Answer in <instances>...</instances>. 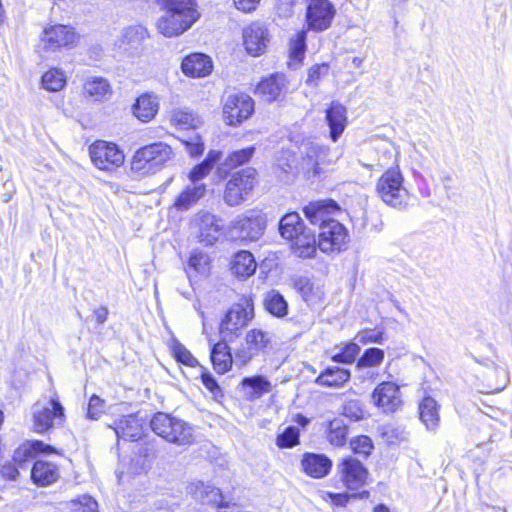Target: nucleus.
Masks as SVG:
<instances>
[{
    "mask_svg": "<svg viewBox=\"0 0 512 512\" xmlns=\"http://www.w3.org/2000/svg\"><path fill=\"white\" fill-rule=\"evenodd\" d=\"M166 10L157 21L158 31L165 37L181 35L200 17L194 0H158Z\"/></svg>",
    "mask_w": 512,
    "mask_h": 512,
    "instance_id": "obj_1",
    "label": "nucleus"
},
{
    "mask_svg": "<svg viewBox=\"0 0 512 512\" xmlns=\"http://www.w3.org/2000/svg\"><path fill=\"white\" fill-rule=\"evenodd\" d=\"M175 157L173 148L164 142L140 147L131 159V169L141 175L154 174L167 166Z\"/></svg>",
    "mask_w": 512,
    "mask_h": 512,
    "instance_id": "obj_2",
    "label": "nucleus"
},
{
    "mask_svg": "<svg viewBox=\"0 0 512 512\" xmlns=\"http://www.w3.org/2000/svg\"><path fill=\"white\" fill-rule=\"evenodd\" d=\"M404 178L398 167L385 171L376 184L377 195L387 205L404 209L407 207L410 195L404 187Z\"/></svg>",
    "mask_w": 512,
    "mask_h": 512,
    "instance_id": "obj_3",
    "label": "nucleus"
},
{
    "mask_svg": "<svg viewBox=\"0 0 512 512\" xmlns=\"http://www.w3.org/2000/svg\"><path fill=\"white\" fill-rule=\"evenodd\" d=\"M151 429L166 441L187 445L193 442V428L184 420L158 412L150 421Z\"/></svg>",
    "mask_w": 512,
    "mask_h": 512,
    "instance_id": "obj_4",
    "label": "nucleus"
},
{
    "mask_svg": "<svg viewBox=\"0 0 512 512\" xmlns=\"http://www.w3.org/2000/svg\"><path fill=\"white\" fill-rule=\"evenodd\" d=\"M257 183V171L247 167L233 173L226 183L223 199L231 207L238 206L248 199Z\"/></svg>",
    "mask_w": 512,
    "mask_h": 512,
    "instance_id": "obj_5",
    "label": "nucleus"
},
{
    "mask_svg": "<svg viewBox=\"0 0 512 512\" xmlns=\"http://www.w3.org/2000/svg\"><path fill=\"white\" fill-rule=\"evenodd\" d=\"M65 421L64 407L57 397L47 403L37 402L33 405V428L37 433H44Z\"/></svg>",
    "mask_w": 512,
    "mask_h": 512,
    "instance_id": "obj_6",
    "label": "nucleus"
},
{
    "mask_svg": "<svg viewBox=\"0 0 512 512\" xmlns=\"http://www.w3.org/2000/svg\"><path fill=\"white\" fill-rule=\"evenodd\" d=\"M89 154L93 164L100 170L113 171L124 163L125 155L120 148L103 140L94 142L89 147Z\"/></svg>",
    "mask_w": 512,
    "mask_h": 512,
    "instance_id": "obj_7",
    "label": "nucleus"
},
{
    "mask_svg": "<svg viewBox=\"0 0 512 512\" xmlns=\"http://www.w3.org/2000/svg\"><path fill=\"white\" fill-rule=\"evenodd\" d=\"M254 318V306L250 300L245 299L233 304L220 324V332L224 337L237 335L238 331L248 325Z\"/></svg>",
    "mask_w": 512,
    "mask_h": 512,
    "instance_id": "obj_8",
    "label": "nucleus"
},
{
    "mask_svg": "<svg viewBox=\"0 0 512 512\" xmlns=\"http://www.w3.org/2000/svg\"><path fill=\"white\" fill-rule=\"evenodd\" d=\"M349 239L347 229L338 221L330 220L319 231L318 248L325 253L346 249Z\"/></svg>",
    "mask_w": 512,
    "mask_h": 512,
    "instance_id": "obj_9",
    "label": "nucleus"
},
{
    "mask_svg": "<svg viewBox=\"0 0 512 512\" xmlns=\"http://www.w3.org/2000/svg\"><path fill=\"white\" fill-rule=\"evenodd\" d=\"M254 111L253 99L244 93L228 95L223 104V116L228 125L235 126L248 119Z\"/></svg>",
    "mask_w": 512,
    "mask_h": 512,
    "instance_id": "obj_10",
    "label": "nucleus"
},
{
    "mask_svg": "<svg viewBox=\"0 0 512 512\" xmlns=\"http://www.w3.org/2000/svg\"><path fill=\"white\" fill-rule=\"evenodd\" d=\"M234 228L243 240L257 241L266 229V217L261 212L250 210L235 220Z\"/></svg>",
    "mask_w": 512,
    "mask_h": 512,
    "instance_id": "obj_11",
    "label": "nucleus"
},
{
    "mask_svg": "<svg viewBox=\"0 0 512 512\" xmlns=\"http://www.w3.org/2000/svg\"><path fill=\"white\" fill-rule=\"evenodd\" d=\"M270 42L267 27L260 22H253L243 29V43L246 51L252 56L263 54Z\"/></svg>",
    "mask_w": 512,
    "mask_h": 512,
    "instance_id": "obj_12",
    "label": "nucleus"
},
{
    "mask_svg": "<svg viewBox=\"0 0 512 512\" xmlns=\"http://www.w3.org/2000/svg\"><path fill=\"white\" fill-rule=\"evenodd\" d=\"M335 9L328 0H312L307 9L309 28L316 31L327 29L334 17Z\"/></svg>",
    "mask_w": 512,
    "mask_h": 512,
    "instance_id": "obj_13",
    "label": "nucleus"
},
{
    "mask_svg": "<svg viewBox=\"0 0 512 512\" xmlns=\"http://www.w3.org/2000/svg\"><path fill=\"white\" fill-rule=\"evenodd\" d=\"M78 37L72 28L64 25H55L45 29L42 37L45 51H56L62 47H69L76 43Z\"/></svg>",
    "mask_w": 512,
    "mask_h": 512,
    "instance_id": "obj_14",
    "label": "nucleus"
},
{
    "mask_svg": "<svg viewBox=\"0 0 512 512\" xmlns=\"http://www.w3.org/2000/svg\"><path fill=\"white\" fill-rule=\"evenodd\" d=\"M301 169L310 177H319L322 173L320 165L328 154V148L313 142L303 145Z\"/></svg>",
    "mask_w": 512,
    "mask_h": 512,
    "instance_id": "obj_15",
    "label": "nucleus"
},
{
    "mask_svg": "<svg viewBox=\"0 0 512 512\" xmlns=\"http://www.w3.org/2000/svg\"><path fill=\"white\" fill-rule=\"evenodd\" d=\"M339 210V205L332 199L310 202L303 208V212L310 223L313 225H319L320 229L324 223L332 220L330 216Z\"/></svg>",
    "mask_w": 512,
    "mask_h": 512,
    "instance_id": "obj_16",
    "label": "nucleus"
},
{
    "mask_svg": "<svg viewBox=\"0 0 512 512\" xmlns=\"http://www.w3.org/2000/svg\"><path fill=\"white\" fill-rule=\"evenodd\" d=\"M339 469L342 480L348 489L357 490L366 483L368 471L359 460L354 458L344 459Z\"/></svg>",
    "mask_w": 512,
    "mask_h": 512,
    "instance_id": "obj_17",
    "label": "nucleus"
},
{
    "mask_svg": "<svg viewBox=\"0 0 512 512\" xmlns=\"http://www.w3.org/2000/svg\"><path fill=\"white\" fill-rule=\"evenodd\" d=\"M372 399L384 412H394L401 404L399 387L393 382H382L374 389Z\"/></svg>",
    "mask_w": 512,
    "mask_h": 512,
    "instance_id": "obj_18",
    "label": "nucleus"
},
{
    "mask_svg": "<svg viewBox=\"0 0 512 512\" xmlns=\"http://www.w3.org/2000/svg\"><path fill=\"white\" fill-rule=\"evenodd\" d=\"M196 224L199 229V242L206 246L214 245L222 234L220 220L209 212H200Z\"/></svg>",
    "mask_w": 512,
    "mask_h": 512,
    "instance_id": "obj_19",
    "label": "nucleus"
},
{
    "mask_svg": "<svg viewBox=\"0 0 512 512\" xmlns=\"http://www.w3.org/2000/svg\"><path fill=\"white\" fill-rule=\"evenodd\" d=\"M188 490L190 494L203 504L213 505L217 508H228L229 503L223 500L219 488L202 481L192 482Z\"/></svg>",
    "mask_w": 512,
    "mask_h": 512,
    "instance_id": "obj_20",
    "label": "nucleus"
},
{
    "mask_svg": "<svg viewBox=\"0 0 512 512\" xmlns=\"http://www.w3.org/2000/svg\"><path fill=\"white\" fill-rule=\"evenodd\" d=\"M302 470L310 477L320 479L331 470L332 461L324 454L305 453L301 461Z\"/></svg>",
    "mask_w": 512,
    "mask_h": 512,
    "instance_id": "obj_21",
    "label": "nucleus"
},
{
    "mask_svg": "<svg viewBox=\"0 0 512 512\" xmlns=\"http://www.w3.org/2000/svg\"><path fill=\"white\" fill-rule=\"evenodd\" d=\"M291 252L298 258L308 259L316 255L318 244L315 233L307 228L295 238L290 240Z\"/></svg>",
    "mask_w": 512,
    "mask_h": 512,
    "instance_id": "obj_22",
    "label": "nucleus"
},
{
    "mask_svg": "<svg viewBox=\"0 0 512 512\" xmlns=\"http://www.w3.org/2000/svg\"><path fill=\"white\" fill-rule=\"evenodd\" d=\"M210 57L201 53H193L185 57L181 63L182 72L190 77H205L212 71Z\"/></svg>",
    "mask_w": 512,
    "mask_h": 512,
    "instance_id": "obj_23",
    "label": "nucleus"
},
{
    "mask_svg": "<svg viewBox=\"0 0 512 512\" xmlns=\"http://www.w3.org/2000/svg\"><path fill=\"white\" fill-rule=\"evenodd\" d=\"M159 99L153 93L140 95L132 106L133 115L143 123L151 121L158 113Z\"/></svg>",
    "mask_w": 512,
    "mask_h": 512,
    "instance_id": "obj_24",
    "label": "nucleus"
},
{
    "mask_svg": "<svg viewBox=\"0 0 512 512\" xmlns=\"http://www.w3.org/2000/svg\"><path fill=\"white\" fill-rule=\"evenodd\" d=\"M114 431L118 438L137 441L143 434V421L137 415H128L115 422Z\"/></svg>",
    "mask_w": 512,
    "mask_h": 512,
    "instance_id": "obj_25",
    "label": "nucleus"
},
{
    "mask_svg": "<svg viewBox=\"0 0 512 512\" xmlns=\"http://www.w3.org/2000/svg\"><path fill=\"white\" fill-rule=\"evenodd\" d=\"M294 288L303 300L309 304H317L324 298L323 285L317 280L308 277H298L294 281Z\"/></svg>",
    "mask_w": 512,
    "mask_h": 512,
    "instance_id": "obj_26",
    "label": "nucleus"
},
{
    "mask_svg": "<svg viewBox=\"0 0 512 512\" xmlns=\"http://www.w3.org/2000/svg\"><path fill=\"white\" fill-rule=\"evenodd\" d=\"M346 108L339 102H332L326 111V120L330 127V137L336 142L347 125Z\"/></svg>",
    "mask_w": 512,
    "mask_h": 512,
    "instance_id": "obj_27",
    "label": "nucleus"
},
{
    "mask_svg": "<svg viewBox=\"0 0 512 512\" xmlns=\"http://www.w3.org/2000/svg\"><path fill=\"white\" fill-rule=\"evenodd\" d=\"M54 451V448L50 445L44 444L42 441H28L21 444L13 454V462L17 464L19 468H22L23 465L33 459L39 453H51Z\"/></svg>",
    "mask_w": 512,
    "mask_h": 512,
    "instance_id": "obj_28",
    "label": "nucleus"
},
{
    "mask_svg": "<svg viewBox=\"0 0 512 512\" xmlns=\"http://www.w3.org/2000/svg\"><path fill=\"white\" fill-rule=\"evenodd\" d=\"M58 467L46 461H36L31 470L33 482L39 486H49L59 478Z\"/></svg>",
    "mask_w": 512,
    "mask_h": 512,
    "instance_id": "obj_29",
    "label": "nucleus"
},
{
    "mask_svg": "<svg viewBox=\"0 0 512 512\" xmlns=\"http://www.w3.org/2000/svg\"><path fill=\"white\" fill-rule=\"evenodd\" d=\"M285 77L282 74H273L262 80L256 89V92L267 102L278 99L282 89L285 87Z\"/></svg>",
    "mask_w": 512,
    "mask_h": 512,
    "instance_id": "obj_30",
    "label": "nucleus"
},
{
    "mask_svg": "<svg viewBox=\"0 0 512 512\" xmlns=\"http://www.w3.org/2000/svg\"><path fill=\"white\" fill-rule=\"evenodd\" d=\"M419 416L428 431H436L439 427V405L432 397H425L419 404Z\"/></svg>",
    "mask_w": 512,
    "mask_h": 512,
    "instance_id": "obj_31",
    "label": "nucleus"
},
{
    "mask_svg": "<svg viewBox=\"0 0 512 512\" xmlns=\"http://www.w3.org/2000/svg\"><path fill=\"white\" fill-rule=\"evenodd\" d=\"M351 374L347 369L328 367L315 379L319 386L340 388L350 380Z\"/></svg>",
    "mask_w": 512,
    "mask_h": 512,
    "instance_id": "obj_32",
    "label": "nucleus"
},
{
    "mask_svg": "<svg viewBox=\"0 0 512 512\" xmlns=\"http://www.w3.org/2000/svg\"><path fill=\"white\" fill-rule=\"evenodd\" d=\"M257 264L251 252L241 250L237 252L231 262V271L237 277L247 278L255 273Z\"/></svg>",
    "mask_w": 512,
    "mask_h": 512,
    "instance_id": "obj_33",
    "label": "nucleus"
},
{
    "mask_svg": "<svg viewBox=\"0 0 512 512\" xmlns=\"http://www.w3.org/2000/svg\"><path fill=\"white\" fill-rule=\"evenodd\" d=\"M210 357L214 369L220 374L226 373L233 364V356L225 341H219L213 345Z\"/></svg>",
    "mask_w": 512,
    "mask_h": 512,
    "instance_id": "obj_34",
    "label": "nucleus"
},
{
    "mask_svg": "<svg viewBox=\"0 0 512 512\" xmlns=\"http://www.w3.org/2000/svg\"><path fill=\"white\" fill-rule=\"evenodd\" d=\"M306 229L307 227L297 212L287 213L279 221V233L282 238L288 241Z\"/></svg>",
    "mask_w": 512,
    "mask_h": 512,
    "instance_id": "obj_35",
    "label": "nucleus"
},
{
    "mask_svg": "<svg viewBox=\"0 0 512 512\" xmlns=\"http://www.w3.org/2000/svg\"><path fill=\"white\" fill-rule=\"evenodd\" d=\"M83 90L86 95L98 101L112 94V88L108 80L99 76L87 77L83 84Z\"/></svg>",
    "mask_w": 512,
    "mask_h": 512,
    "instance_id": "obj_36",
    "label": "nucleus"
},
{
    "mask_svg": "<svg viewBox=\"0 0 512 512\" xmlns=\"http://www.w3.org/2000/svg\"><path fill=\"white\" fill-rule=\"evenodd\" d=\"M206 193L205 184H191L188 185L184 191L177 197L174 206L178 210H188L199 199L204 197Z\"/></svg>",
    "mask_w": 512,
    "mask_h": 512,
    "instance_id": "obj_37",
    "label": "nucleus"
},
{
    "mask_svg": "<svg viewBox=\"0 0 512 512\" xmlns=\"http://www.w3.org/2000/svg\"><path fill=\"white\" fill-rule=\"evenodd\" d=\"M245 342L259 353L272 346L273 335L262 329H251L245 335Z\"/></svg>",
    "mask_w": 512,
    "mask_h": 512,
    "instance_id": "obj_38",
    "label": "nucleus"
},
{
    "mask_svg": "<svg viewBox=\"0 0 512 512\" xmlns=\"http://www.w3.org/2000/svg\"><path fill=\"white\" fill-rule=\"evenodd\" d=\"M265 309L275 317L281 318L287 314L288 304L284 297L277 291H270L264 299Z\"/></svg>",
    "mask_w": 512,
    "mask_h": 512,
    "instance_id": "obj_39",
    "label": "nucleus"
},
{
    "mask_svg": "<svg viewBox=\"0 0 512 512\" xmlns=\"http://www.w3.org/2000/svg\"><path fill=\"white\" fill-rule=\"evenodd\" d=\"M348 427L343 419L335 418L328 424V441L334 446H343L346 442Z\"/></svg>",
    "mask_w": 512,
    "mask_h": 512,
    "instance_id": "obj_40",
    "label": "nucleus"
},
{
    "mask_svg": "<svg viewBox=\"0 0 512 512\" xmlns=\"http://www.w3.org/2000/svg\"><path fill=\"white\" fill-rule=\"evenodd\" d=\"M42 87L50 92H57L66 85L65 73L57 68L47 71L41 79Z\"/></svg>",
    "mask_w": 512,
    "mask_h": 512,
    "instance_id": "obj_41",
    "label": "nucleus"
},
{
    "mask_svg": "<svg viewBox=\"0 0 512 512\" xmlns=\"http://www.w3.org/2000/svg\"><path fill=\"white\" fill-rule=\"evenodd\" d=\"M170 121L180 129L196 127L198 123V119L191 112L183 109L173 110L170 116Z\"/></svg>",
    "mask_w": 512,
    "mask_h": 512,
    "instance_id": "obj_42",
    "label": "nucleus"
},
{
    "mask_svg": "<svg viewBox=\"0 0 512 512\" xmlns=\"http://www.w3.org/2000/svg\"><path fill=\"white\" fill-rule=\"evenodd\" d=\"M172 353L175 359L189 367H196L199 365L198 360L191 354V352L178 340H173L171 345Z\"/></svg>",
    "mask_w": 512,
    "mask_h": 512,
    "instance_id": "obj_43",
    "label": "nucleus"
},
{
    "mask_svg": "<svg viewBox=\"0 0 512 512\" xmlns=\"http://www.w3.org/2000/svg\"><path fill=\"white\" fill-rule=\"evenodd\" d=\"M254 151V147H247L241 150L234 151L225 159L222 166L227 167V169L236 168L237 166H240L248 162L253 156Z\"/></svg>",
    "mask_w": 512,
    "mask_h": 512,
    "instance_id": "obj_44",
    "label": "nucleus"
},
{
    "mask_svg": "<svg viewBox=\"0 0 512 512\" xmlns=\"http://www.w3.org/2000/svg\"><path fill=\"white\" fill-rule=\"evenodd\" d=\"M188 267L193 269L198 275L206 277L210 272V259L204 253H194L188 261Z\"/></svg>",
    "mask_w": 512,
    "mask_h": 512,
    "instance_id": "obj_45",
    "label": "nucleus"
},
{
    "mask_svg": "<svg viewBox=\"0 0 512 512\" xmlns=\"http://www.w3.org/2000/svg\"><path fill=\"white\" fill-rule=\"evenodd\" d=\"M384 359V351L379 348H369L365 350L357 363V367H376L379 366Z\"/></svg>",
    "mask_w": 512,
    "mask_h": 512,
    "instance_id": "obj_46",
    "label": "nucleus"
},
{
    "mask_svg": "<svg viewBox=\"0 0 512 512\" xmlns=\"http://www.w3.org/2000/svg\"><path fill=\"white\" fill-rule=\"evenodd\" d=\"M70 506L74 512H97L98 510L97 501L87 494L71 500Z\"/></svg>",
    "mask_w": 512,
    "mask_h": 512,
    "instance_id": "obj_47",
    "label": "nucleus"
},
{
    "mask_svg": "<svg viewBox=\"0 0 512 512\" xmlns=\"http://www.w3.org/2000/svg\"><path fill=\"white\" fill-rule=\"evenodd\" d=\"M360 351L356 343H347L338 353L332 356V360L337 363L351 364L355 361Z\"/></svg>",
    "mask_w": 512,
    "mask_h": 512,
    "instance_id": "obj_48",
    "label": "nucleus"
},
{
    "mask_svg": "<svg viewBox=\"0 0 512 512\" xmlns=\"http://www.w3.org/2000/svg\"><path fill=\"white\" fill-rule=\"evenodd\" d=\"M306 50V32L299 31L294 38L290 41L289 53L290 57L294 60L300 61Z\"/></svg>",
    "mask_w": 512,
    "mask_h": 512,
    "instance_id": "obj_49",
    "label": "nucleus"
},
{
    "mask_svg": "<svg viewBox=\"0 0 512 512\" xmlns=\"http://www.w3.org/2000/svg\"><path fill=\"white\" fill-rule=\"evenodd\" d=\"M299 443V430L294 426L287 427L283 433L279 434L276 444L280 448H292Z\"/></svg>",
    "mask_w": 512,
    "mask_h": 512,
    "instance_id": "obj_50",
    "label": "nucleus"
},
{
    "mask_svg": "<svg viewBox=\"0 0 512 512\" xmlns=\"http://www.w3.org/2000/svg\"><path fill=\"white\" fill-rule=\"evenodd\" d=\"M342 415L352 421L361 420L364 416V411L361 407L360 401L349 400L342 407Z\"/></svg>",
    "mask_w": 512,
    "mask_h": 512,
    "instance_id": "obj_51",
    "label": "nucleus"
},
{
    "mask_svg": "<svg viewBox=\"0 0 512 512\" xmlns=\"http://www.w3.org/2000/svg\"><path fill=\"white\" fill-rule=\"evenodd\" d=\"M329 72V66L325 63L315 64L308 70L306 83L309 86L316 87L322 77L326 76Z\"/></svg>",
    "mask_w": 512,
    "mask_h": 512,
    "instance_id": "obj_52",
    "label": "nucleus"
},
{
    "mask_svg": "<svg viewBox=\"0 0 512 512\" xmlns=\"http://www.w3.org/2000/svg\"><path fill=\"white\" fill-rule=\"evenodd\" d=\"M350 445L354 453L364 456H368L373 448L371 439L363 435L352 439Z\"/></svg>",
    "mask_w": 512,
    "mask_h": 512,
    "instance_id": "obj_53",
    "label": "nucleus"
},
{
    "mask_svg": "<svg viewBox=\"0 0 512 512\" xmlns=\"http://www.w3.org/2000/svg\"><path fill=\"white\" fill-rule=\"evenodd\" d=\"M242 385L253 388L255 392L259 394L267 393L270 391L271 388L270 382L267 381L262 376L244 378L242 381Z\"/></svg>",
    "mask_w": 512,
    "mask_h": 512,
    "instance_id": "obj_54",
    "label": "nucleus"
},
{
    "mask_svg": "<svg viewBox=\"0 0 512 512\" xmlns=\"http://www.w3.org/2000/svg\"><path fill=\"white\" fill-rule=\"evenodd\" d=\"M256 355H258V353L249 344L245 343V345L235 352L233 362L237 365L244 366Z\"/></svg>",
    "mask_w": 512,
    "mask_h": 512,
    "instance_id": "obj_55",
    "label": "nucleus"
},
{
    "mask_svg": "<svg viewBox=\"0 0 512 512\" xmlns=\"http://www.w3.org/2000/svg\"><path fill=\"white\" fill-rule=\"evenodd\" d=\"M105 401L97 395H92L87 408V417L92 420H97L104 411Z\"/></svg>",
    "mask_w": 512,
    "mask_h": 512,
    "instance_id": "obj_56",
    "label": "nucleus"
},
{
    "mask_svg": "<svg viewBox=\"0 0 512 512\" xmlns=\"http://www.w3.org/2000/svg\"><path fill=\"white\" fill-rule=\"evenodd\" d=\"M295 157L292 152L285 150L281 151L277 158V166L285 173L292 170Z\"/></svg>",
    "mask_w": 512,
    "mask_h": 512,
    "instance_id": "obj_57",
    "label": "nucleus"
},
{
    "mask_svg": "<svg viewBox=\"0 0 512 512\" xmlns=\"http://www.w3.org/2000/svg\"><path fill=\"white\" fill-rule=\"evenodd\" d=\"M202 384L213 394L214 397L222 395L221 388L219 387L215 378L205 369L201 374Z\"/></svg>",
    "mask_w": 512,
    "mask_h": 512,
    "instance_id": "obj_58",
    "label": "nucleus"
},
{
    "mask_svg": "<svg viewBox=\"0 0 512 512\" xmlns=\"http://www.w3.org/2000/svg\"><path fill=\"white\" fill-rule=\"evenodd\" d=\"M212 168L205 163L204 161L193 168V170L189 174V179L192 184H199L198 182L206 177Z\"/></svg>",
    "mask_w": 512,
    "mask_h": 512,
    "instance_id": "obj_59",
    "label": "nucleus"
},
{
    "mask_svg": "<svg viewBox=\"0 0 512 512\" xmlns=\"http://www.w3.org/2000/svg\"><path fill=\"white\" fill-rule=\"evenodd\" d=\"M186 149L191 156H198L204 151V144L199 136L191 138L189 141H184Z\"/></svg>",
    "mask_w": 512,
    "mask_h": 512,
    "instance_id": "obj_60",
    "label": "nucleus"
},
{
    "mask_svg": "<svg viewBox=\"0 0 512 512\" xmlns=\"http://www.w3.org/2000/svg\"><path fill=\"white\" fill-rule=\"evenodd\" d=\"M0 475L7 480H16L19 471L17 464L13 463H6L0 468Z\"/></svg>",
    "mask_w": 512,
    "mask_h": 512,
    "instance_id": "obj_61",
    "label": "nucleus"
},
{
    "mask_svg": "<svg viewBox=\"0 0 512 512\" xmlns=\"http://www.w3.org/2000/svg\"><path fill=\"white\" fill-rule=\"evenodd\" d=\"M233 2L238 10L249 13L256 9L260 0H233Z\"/></svg>",
    "mask_w": 512,
    "mask_h": 512,
    "instance_id": "obj_62",
    "label": "nucleus"
},
{
    "mask_svg": "<svg viewBox=\"0 0 512 512\" xmlns=\"http://www.w3.org/2000/svg\"><path fill=\"white\" fill-rule=\"evenodd\" d=\"M359 341L362 343H381L382 341V334L381 333H374L371 334L369 332H362L358 335Z\"/></svg>",
    "mask_w": 512,
    "mask_h": 512,
    "instance_id": "obj_63",
    "label": "nucleus"
},
{
    "mask_svg": "<svg viewBox=\"0 0 512 512\" xmlns=\"http://www.w3.org/2000/svg\"><path fill=\"white\" fill-rule=\"evenodd\" d=\"M94 317L98 324H100V325L103 324L107 320V317H108L107 308L100 307V308L94 310Z\"/></svg>",
    "mask_w": 512,
    "mask_h": 512,
    "instance_id": "obj_64",
    "label": "nucleus"
}]
</instances>
